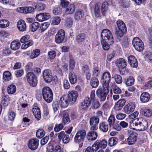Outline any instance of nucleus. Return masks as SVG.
I'll list each match as a JSON object with an SVG mask.
<instances>
[{
	"label": "nucleus",
	"instance_id": "nucleus-15",
	"mask_svg": "<svg viewBox=\"0 0 152 152\" xmlns=\"http://www.w3.org/2000/svg\"><path fill=\"white\" fill-rule=\"evenodd\" d=\"M39 145V140L36 138H31L29 140L28 147L32 150L37 149Z\"/></svg>",
	"mask_w": 152,
	"mask_h": 152
},
{
	"label": "nucleus",
	"instance_id": "nucleus-32",
	"mask_svg": "<svg viewBox=\"0 0 152 152\" xmlns=\"http://www.w3.org/2000/svg\"><path fill=\"white\" fill-rule=\"evenodd\" d=\"M90 85L93 88H96L98 87L99 84L98 79L95 77H92L90 80Z\"/></svg>",
	"mask_w": 152,
	"mask_h": 152
},
{
	"label": "nucleus",
	"instance_id": "nucleus-26",
	"mask_svg": "<svg viewBox=\"0 0 152 152\" xmlns=\"http://www.w3.org/2000/svg\"><path fill=\"white\" fill-rule=\"evenodd\" d=\"M18 29L20 31H23L26 29V25L25 22L23 20L18 21L17 24Z\"/></svg>",
	"mask_w": 152,
	"mask_h": 152
},
{
	"label": "nucleus",
	"instance_id": "nucleus-7",
	"mask_svg": "<svg viewBox=\"0 0 152 152\" xmlns=\"http://www.w3.org/2000/svg\"><path fill=\"white\" fill-rule=\"evenodd\" d=\"M103 89L99 88L96 91V94L100 99V101H104L109 93L110 88H103Z\"/></svg>",
	"mask_w": 152,
	"mask_h": 152
},
{
	"label": "nucleus",
	"instance_id": "nucleus-57",
	"mask_svg": "<svg viewBox=\"0 0 152 152\" xmlns=\"http://www.w3.org/2000/svg\"><path fill=\"white\" fill-rule=\"evenodd\" d=\"M92 105V107L93 109H97L100 106V104L98 100H94Z\"/></svg>",
	"mask_w": 152,
	"mask_h": 152
},
{
	"label": "nucleus",
	"instance_id": "nucleus-2",
	"mask_svg": "<svg viewBox=\"0 0 152 152\" xmlns=\"http://www.w3.org/2000/svg\"><path fill=\"white\" fill-rule=\"evenodd\" d=\"M117 25L118 28H116L115 29V33L117 39L119 41H120V38L122 37L124 34L126 33L127 29L125 23L121 20L117 21Z\"/></svg>",
	"mask_w": 152,
	"mask_h": 152
},
{
	"label": "nucleus",
	"instance_id": "nucleus-5",
	"mask_svg": "<svg viewBox=\"0 0 152 152\" xmlns=\"http://www.w3.org/2000/svg\"><path fill=\"white\" fill-rule=\"evenodd\" d=\"M132 44L135 49L139 52L142 51L144 45L142 41L138 37H134L132 41Z\"/></svg>",
	"mask_w": 152,
	"mask_h": 152
},
{
	"label": "nucleus",
	"instance_id": "nucleus-54",
	"mask_svg": "<svg viewBox=\"0 0 152 152\" xmlns=\"http://www.w3.org/2000/svg\"><path fill=\"white\" fill-rule=\"evenodd\" d=\"M145 58L149 62L152 63V53L151 52H147L145 55Z\"/></svg>",
	"mask_w": 152,
	"mask_h": 152
},
{
	"label": "nucleus",
	"instance_id": "nucleus-60",
	"mask_svg": "<svg viewBox=\"0 0 152 152\" xmlns=\"http://www.w3.org/2000/svg\"><path fill=\"white\" fill-rule=\"evenodd\" d=\"M75 62L73 59L71 57L69 60V70L72 71L75 67Z\"/></svg>",
	"mask_w": 152,
	"mask_h": 152
},
{
	"label": "nucleus",
	"instance_id": "nucleus-22",
	"mask_svg": "<svg viewBox=\"0 0 152 152\" xmlns=\"http://www.w3.org/2000/svg\"><path fill=\"white\" fill-rule=\"evenodd\" d=\"M32 111L36 119L37 120H39L41 118V113L39 107L37 106L34 107L32 109Z\"/></svg>",
	"mask_w": 152,
	"mask_h": 152
},
{
	"label": "nucleus",
	"instance_id": "nucleus-11",
	"mask_svg": "<svg viewBox=\"0 0 152 152\" xmlns=\"http://www.w3.org/2000/svg\"><path fill=\"white\" fill-rule=\"evenodd\" d=\"M137 134L134 132L129 134L128 137L126 139V143L129 145L134 144L137 141Z\"/></svg>",
	"mask_w": 152,
	"mask_h": 152
},
{
	"label": "nucleus",
	"instance_id": "nucleus-17",
	"mask_svg": "<svg viewBox=\"0 0 152 152\" xmlns=\"http://www.w3.org/2000/svg\"><path fill=\"white\" fill-rule=\"evenodd\" d=\"M135 106L132 103H129L126 104L124 108V112L126 114L131 113L134 110Z\"/></svg>",
	"mask_w": 152,
	"mask_h": 152
},
{
	"label": "nucleus",
	"instance_id": "nucleus-38",
	"mask_svg": "<svg viewBox=\"0 0 152 152\" xmlns=\"http://www.w3.org/2000/svg\"><path fill=\"white\" fill-rule=\"evenodd\" d=\"M39 25V23L38 22H34L29 26L30 30L32 32L35 31L38 28Z\"/></svg>",
	"mask_w": 152,
	"mask_h": 152
},
{
	"label": "nucleus",
	"instance_id": "nucleus-3",
	"mask_svg": "<svg viewBox=\"0 0 152 152\" xmlns=\"http://www.w3.org/2000/svg\"><path fill=\"white\" fill-rule=\"evenodd\" d=\"M42 94L43 99L46 102L49 103L52 101L53 94L52 90L49 87H43L42 89Z\"/></svg>",
	"mask_w": 152,
	"mask_h": 152
},
{
	"label": "nucleus",
	"instance_id": "nucleus-1",
	"mask_svg": "<svg viewBox=\"0 0 152 152\" xmlns=\"http://www.w3.org/2000/svg\"><path fill=\"white\" fill-rule=\"evenodd\" d=\"M102 40L101 44L103 49L105 50H108L110 45L113 44L114 39L111 31L107 29H103L101 34Z\"/></svg>",
	"mask_w": 152,
	"mask_h": 152
},
{
	"label": "nucleus",
	"instance_id": "nucleus-13",
	"mask_svg": "<svg viewBox=\"0 0 152 152\" xmlns=\"http://www.w3.org/2000/svg\"><path fill=\"white\" fill-rule=\"evenodd\" d=\"M50 17V15L49 13L44 12L37 15L35 18L38 21L42 22L48 19Z\"/></svg>",
	"mask_w": 152,
	"mask_h": 152
},
{
	"label": "nucleus",
	"instance_id": "nucleus-8",
	"mask_svg": "<svg viewBox=\"0 0 152 152\" xmlns=\"http://www.w3.org/2000/svg\"><path fill=\"white\" fill-rule=\"evenodd\" d=\"M111 75L110 73L107 72H104L101 78L103 88H110L109 83L110 82Z\"/></svg>",
	"mask_w": 152,
	"mask_h": 152
},
{
	"label": "nucleus",
	"instance_id": "nucleus-48",
	"mask_svg": "<svg viewBox=\"0 0 152 152\" xmlns=\"http://www.w3.org/2000/svg\"><path fill=\"white\" fill-rule=\"evenodd\" d=\"M114 78L116 83L118 84H120L122 82V79L121 75L118 74H115Z\"/></svg>",
	"mask_w": 152,
	"mask_h": 152
},
{
	"label": "nucleus",
	"instance_id": "nucleus-55",
	"mask_svg": "<svg viewBox=\"0 0 152 152\" xmlns=\"http://www.w3.org/2000/svg\"><path fill=\"white\" fill-rule=\"evenodd\" d=\"M49 24L48 23H42L40 27V30L41 32L45 31L48 28Z\"/></svg>",
	"mask_w": 152,
	"mask_h": 152
},
{
	"label": "nucleus",
	"instance_id": "nucleus-46",
	"mask_svg": "<svg viewBox=\"0 0 152 152\" xmlns=\"http://www.w3.org/2000/svg\"><path fill=\"white\" fill-rule=\"evenodd\" d=\"M9 25V22L7 20H0V27L1 28H5L8 26Z\"/></svg>",
	"mask_w": 152,
	"mask_h": 152
},
{
	"label": "nucleus",
	"instance_id": "nucleus-31",
	"mask_svg": "<svg viewBox=\"0 0 152 152\" xmlns=\"http://www.w3.org/2000/svg\"><path fill=\"white\" fill-rule=\"evenodd\" d=\"M100 4L99 3H97L96 4L94 7V12L95 16L98 17L100 16L101 13Z\"/></svg>",
	"mask_w": 152,
	"mask_h": 152
},
{
	"label": "nucleus",
	"instance_id": "nucleus-56",
	"mask_svg": "<svg viewBox=\"0 0 152 152\" xmlns=\"http://www.w3.org/2000/svg\"><path fill=\"white\" fill-rule=\"evenodd\" d=\"M49 58L50 59H53L55 58L56 55V52L54 50L49 51L48 53Z\"/></svg>",
	"mask_w": 152,
	"mask_h": 152
},
{
	"label": "nucleus",
	"instance_id": "nucleus-33",
	"mask_svg": "<svg viewBox=\"0 0 152 152\" xmlns=\"http://www.w3.org/2000/svg\"><path fill=\"white\" fill-rule=\"evenodd\" d=\"M20 45V43L18 41H12L11 44V48L14 50L18 49Z\"/></svg>",
	"mask_w": 152,
	"mask_h": 152
},
{
	"label": "nucleus",
	"instance_id": "nucleus-58",
	"mask_svg": "<svg viewBox=\"0 0 152 152\" xmlns=\"http://www.w3.org/2000/svg\"><path fill=\"white\" fill-rule=\"evenodd\" d=\"M66 26L69 28L71 27L73 25V21L72 18H67L66 19Z\"/></svg>",
	"mask_w": 152,
	"mask_h": 152
},
{
	"label": "nucleus",
	"instance_id": "nucleus-44",
	"mask_svg": "<svg viewBox=\"0 0 152 152\" xmlns=\"http://www.w3.org/2000/svg\"><path fill=\"white\" fill-rule=\"evenodd\" d=\"M33 44L34 42L30 39L27 42L22 44L21 45V48L22 49H25L33 45Z\"/></svg>",
	"mask_w": 152,
	"mask_h": 152
},
{
	"label": "nucleus",
	"instance_id": "nucleus-53",
	"mask_svg": "<svg viewBox=\"0 0 152 152\" xmlns=\"http://www.w3.org/2000/svg\"><path fill=\"white\" fill-rule=\"evenodd\" d=\"M61 19L58 16L54 17L52 20V23L54 25H57L60 22Z\"/></svg>",
	"mask_w": 152,
	"mask_h": 152
},
{
	"label": "nucleus",
	"instance_id": "nucleus-18",
	"mask_svg": "<svg viewBox=\"0 0 152 152\" xmlns=\"http://www.w3.org/2000/svg\"><path fill=\"white\" fill-rule=\"evenodd\" d=\"M67 97V96H62L60 98L59 101V104L62 107H66L69 104V101Z\"/></svg>",
	"mask_w": 152,
	"mask_h": 152
},
{
	"label": "nucleus",
	"instance_id": "nucleus-41",
	"mask_svg": "<svg viewBox=\"0 0 152 152\" xmlns=\"http://www.w3.org/2000/svg\"><path fill=\"white\" fill-rule=\"evenodd\" d=\"M108 6L106 1H104L102 4L101 5V12L102 14L104 16L105 13L108 10Z\"/></svg>",
	"mask_w": 152,
	"mask_h": 152
},
{
	"label": "nucleus",
	"instance_id": "nucleus-20",
	"mask_svg": "<svg viewBox=\"0 0 152 152\" xmlns=\"http://www.w3.org/2000/svg\"><path fill=\"white\" fill-rule=\"evenodd\" d=\"M98 137L97 133L95 131H89L86 135V138L88 140L94 141L96 140Z\"/></svg>",
	"mask_w": 152,
	"mask_h": 152
},
{
	"label": "nucleus",
	"instance_id": "nucleus-16",
	"mask_svg": "<svg viewBox=\"0 0 152 152\" xmlns=\"http://www.w3.org/2000/svg\"><path fill=\"white\" fill-rule=\"evenodd\" d=\"M127 63L126 61L123 58H120L117 61V66H118L119 70L121 71L124 70L126 69Z\"/></svg>",
	"mask_w": 152,
	"mask_h": 152
},
{
	"label": "nucleus",
	"instance_id": "nucleus-9",
	"mask_svg": "<svg viewBox=\"0 0 152 152\" xmlns=\"http://www.w3.org/2000/svg\"><path fill=\"white\" fill-rule=\"evenodd\" d=\"M86 135V132L85 130H80L76 134L74 138V141L76 143H79L83 141Z\"/></svg>",
	"mask_w": 152,
	"mask_h": 152
},
{
	"label": "nucleus",
	"instance_id": "nucleus-34",
	"mask_svg": "<svg viewBox=\"0 0 152 152\" xmlns=\"http://www.w3.org/2000/svg\"><path fill=\"white\" fill-rule=\"evenodd\" d=\"M16 91V87L14 85H9L7 87V91L9 94H14Z\"/></svg>",
	"mask_w": 152,
	"mask_h": 152
},
{
	"label": "nucleus",
	"instance_id": "nucleus-14",
	"mask_svg": "<svg viewBox=\"0 0 152 152\" xmlns=\"http://www.w3.org/2000/svg\"><path fill=\"white\" fill-rule=\"evenodd\" d=\"M43 76L44 80L47 83H50L52 80L53 76L49 69L45 70L43 72Z\"/></svg>",
	"mask_w": 152,
	"mask_h": 152
},
{
	"label": "nucleus",
	"instance_id": "nucleus-47",
	"mask_svg": "<svg viewBox=\"0 0 152 152\" xmlns=\"http://www.w3.org/2000/svg\"><path fill=\"white\" fill-rule=\"evenodd\" d=\"M45 134V132L42 129L38 130L36 133V135L37 137L41 138Z\"/></svg>",
	"mask_w": 152,
	"mask_h": 152
},
{
	"label": "nucleus",
	"instance_id": "nucleus-45",
	"mask_svg": "<svg viewBox=\"0 0 152 152\" xmlns=\"http://www.w3.org/2000/svg\"><path fill=\"white\" fill-rule=\"evenodd\" d=\"M11 77V73L9 71L5 72L3 74V79L6 81H8L10 80Z\"/></svg>",
	"mask_w": 152,
	"mask_h": 152
},
{
	"label": "nucleus",
	"instance_id": "nucleus-42",
	"mask_svg": "<svg viewBox=\"0 0 152 152\" xmlns=\"http://www.w3.org/2000/svg\"><path fill=\"white\" fill-rule=\"evenodd\" d=\"M99 118L97 116H94L90 119V125L98 124L99 122Z\"/></svg>",
	"mask_w": 152,
	"mask_h": 152
},
{
	"label": "nucleus",
	"instance_id": "nucleus-10",
	"mask_svg": "<svg viewBox=\"0 0 152 152\" xmlns=\"http://www.w3.org/2000/svg\"><path fill=\"white\" fill-rule=\"evenodd\" d=\"M65 37V32L64 30L60 29L57 33L55 40L56 43L60 44L63 42Z\"/></svg>",
	"mask_w": 152,
	"mask_h": 152
},
{
	"label": "nucleus",
	"instance_id": "nucleus-35",
	"mask_svg": "<svg viewBox=\"0 0 152 152\" xmlns=\"http://www.w3.org/2000/svg\"><path fill=\"white\" fill-rule=\"evenodd\" d=\"M142 114L145 117H150L152 115V110L148 108L145 109L143 110Z\"/></svg>",
	"mask_w": 152,
	"mask_h": 152
},
{
	"label": "nucleus",
	"instance_id": "nucleus-39",
	"mask_svg": "<svg viewBox=\"0 0 152 152\" xmlns=\"http://www.w3.org/2000/svg\"><path fill=\"white\" fill-rule=\"evenodd\" d=\"M98 142L97 145L99 148H105L107 145V141L105 140H97L96 141Z\"/></svg>",
	"mask_w": 152,
	"mask_h": 152
},
{
	"label": "nucleus",
	"instance_id": "nucleus-52",
	"mask_svg": "<svg viewBox=\"0 0 152 152\" xmlns=\"http://www.w3.org/2000/svg\"><path fill=\"white\" fill-rule=\"evenodd\" d=\"M62 9L59 7L54 8L53 10V12L55 15L60 14L62 12Z\"/></svg>",
	"mask_w": 152,
	"mask_h": 152
},
{
	"label": "nucleus",
	"instance_id": "nucleus-29",
	"mask_svg": "<svg viewBox=\"0 0 152 152\" xmlns=\"http://www.w3.org/2000/svg\"><path fill=\"white\" fill-rule=\"evenodd\" d=\"M150 97V95L147 92H144L142 93L140 96V100L142 102H148Z\"/></svg>",
	"mask_w": 152,
	"mask_h": 152
},
{
	"label": "nucleus",
	"instance_id": "nucleus-30",
	"mask_svg": "<svg viewBox=\"0 0 152 152\" xmlns=\"http://www.w3.org/2000/svg\"><path fill=\"white\" fill-rule=\"evenodd\" d=\"M70 121L68 113L66 111H64L63 113L62 123L64 124H66L69 123Z\"/></svg>",
	"mask_w": 152,
	"mask_h": 152
},
{
	"label": "nucleus",
	"instance_id": "nucleus-61",
	"mask_svg": "<svg viewBox=\"0 0 152 152\" xmlns=\"http://www.w3.org/2000/svg\"><path fill=\"white\" fill-rule=\"evenodd\" d=\"M15 113L12 112H10L8 113L9 119L10 121H12L14 120L15 116Z\"/></svg>",
	"mask_w": 152,
	"mask_h": 152
},
{
	"label": "nucleus",
	"instance_id": "nucleus-25",
	"mask_svg": "<svg viewBox=\"0 0 152 152\" xmlns=\"http://www.w3.org/2000/svg\"><path fill=\"white\" fill-rule=\"evenodd\" d=\"M99 128L100 131L103 132H106L108 130V125L107 122H102L99 124Z\"/></svg>",
	"mask_w": 152,
	"mask_h": 152
},
{
	"label": "nucleus",
	"instance_id": "nucleus-49",
	"mask_svg": "<svg viewBox=\"0 0 152 152\" xmlns=\"http://www.w3.org/2000/svg\"><path fill=\"white\" fill-rule=\"evenodd\" d=\"M115 118L114 116L113 115H111L109 117L107 120L110 127L112 126L115 122Z\"/></svg>",
	"mask_w": 152,
	"mask_h": 152
},
{
	"label": "nucleus",
	"instance_id": "nucleus-40",
	"mask_svg": "<svg viewBox=\"0 0 152 152\" xmlns=\"http://www.w3.org/2000/svg\"><path fill=\"white\" fill-rule=\"evenodd\" d=\"M10 98L8 95H4L2 97L1 103L5 106L8 105Z\"/></svg>",
	"mask_w": 152,
	"mask_h": 152
},
{
	"label": "nucleus",
	"instance_id": "nucleus-51",
	"mask_svg": "<svg viewBox=\"0 0 152 152\" xmlns=\"http://www.w3.org/2000/svg\"><path fill=\"white\" fill-rule=\"evenodd\" d=\"M64 127V126L62 124H56L54 129L55 132H58L62 130Z\"/></svg>",
	"mask_w": 152,
	"mask_h": 152
},
{
	"label": "nucleus",
	"instance_id": "nucleus-23",
	"mask_svg": "<svg viewBox=\"0 0 152 152\" xmlns=\"http://www.w3.org/2000/svg\"><path fill=\"white\" fill-rule=\"evenodd\" d=\"M69 78L70 83L72 84H75L77 82V76L73 71L69 72Z\"/></svg>",
	"mask_w": 152,
	"mask_h": 152
},
{
	"label": "nucleus",
	"instance_id": "nucleus-59",
	"mask_svg": "<svg viewBox=\"0 0 152 152\" xmlns=\"http://www.w3.org/2000/svg\"><path fill=\"white\" fill-rule=\"evenodd\" d=\"M30 39V37L29 35H26L21 39L20 41L22 43H26Z\"/></svg>",
	"mask_w": 152,
	"mask_h": 152
},
{
	"label": "nucleus",
	"instance_id": "nucleus-28",
	"mask_svg": "<svg viewBox=\"0 0 152 152\" xmlns=\"http://www.w3.org/2000/svg\"><path fill=\"white\" fill-rule=\"evenodd\" d=\"M126 85L128 86H131L133 85L134 82V78L132 76L126 77L124 80Z\"/></svg>",
	"mask_w": 152,
	"mask_h": 152
},
{
	"label": "nucleus",
	"instance_id": "nucleus-21",
	"mask_svg": "<svg viewBox=\"0 0 152 152\" xmlns=\"http://www.w3.org/2000/svg\"><path fill=\"white\" fill-rule=\"evenodd\" d=\"M128 59L130 65L132 67L136 68L138 66V62L134 56L130 55L128 57Z\"/></svg>",
	"mask_w": 152,
	"mask_h": 152
},
{
	"label": "nucleus",
	"instance_id": "nucleus-6",
	"mask_svg": "<svg viewBox=\"0 0 152 152\" xmlns=\"http://www.w3.org/2000/svg\"><path fill=\"white\" fill-rule=\"evenodd\" d=\"M27 81L30 86L35 87L37 83V77L34 74L31 72H28L26 75Z\"/></svg>",
	"mask_w": 152,
	"mask_h": 152
},
{
	"label": "nucleus",
	"instance_id": "nucleus-64",
	"mask_svg": "<svg viewBox=\"0 0 152 152\" xmlns=\"http://www.w3.org/2000/svg\"><path fill=\"white\" fill-rule=\"evenodd\" d=\"M63 86L65 89H68L70 87L69 83L68 81L66 79H64L63 81Z\"/></svg>",
	"mask_w": 152,
	"mask_h": 152
},
{
	"label": "nucleus",
	"instance_id": "nucleus-43",
	"mask_svg": "<svg viewBox=\"0 0 152 152\" xmlns=\"http://www.w3.org/2000/svg\"><path fill=\"white\" fill-rule=\"evenodd\" d=\"M40 53V50L38 49L34 50L31 54L30 58L31 59H34L37 57L39 55Z\"/></svg>",
	"mask_w": 152,
	"mask_h": 152
},
{
	"label": "nucleus",
	"instance_id": "nucleus-4",
	"mask_svg": "<svg viewBox=\"0 0 152 152\" xmlns=\"http://www.w3.org/2000/svg\"><path fill=\"white\" fill-rule=\"evenodd\" d=\"M133 124L134 128H136L140 131L144 130L146 129L148 127V124L147 120L145 118L140 119L135 123H131Z\"/></svg>",
	"mask_w": 152,
	"mask_h": 152
},
{
	"label": "nucleus",
	"instance_id": "nucleus-12",
	"mask_svg": "<svg viewBox=\"0 0 152 152\" xmlns=\"http://www.w3.org/2000/svg\"><path fill=\"white\" fill-rule=\"evenodd\" d=\"M78 93L77 91H73L69 93L67 96L68 99L69 101V104L72 105L74 104L78 97Z\"/></svg>",
	"mask_w": 152,
	"mask_h": 152
},
{
	"label": "nucleus",
	"instance_id": "nucleus-37",
	"mask_svg": "<svg viewBox=\"0 0 152 152\" xmlns=\"http://www.w3.org/2000/svg\"><path fill=\"white\" fill-rule=\"evenodd\" d=\"M118 139L116 137H112L110 138L108 140V145L110 146L115 145L117 143Z\"/></svg>",
	"mask_w": 152,
	"mask_h": 152
},
{
	"label": "nucleus",
	"instance_id": "nucleus-24",
	"mask_svg": "<svg viewBox=\"0 0 152 152\" xmlns=\"http://www.w3.org/2000/svg\"><path fill=\"white\" fill-rule=\"evenodd\" d=\"M86 38V34L84 33H80L76 36V41L77 42L80 43L83 42Z\"/></svg>",
	"mask_w": 152,
	"mask_h": 152
},
{
	"label": "nucleus",
	"instance_id": "nucleus-50",
	"mask_svg": "<svg viewBox=\"0 0 152 152\" xmlns=\"http://www.w3.org/2000/svg\"><path fill=\"white\" fill-rule=\"evenodd\" d=\"M45 8V5L42 3L36 4L35 7V8L38 10H44Z\"/></svg>",
	"mask_w": 152,
	"mask_h": 152
},
{
	"label": "nucleus",
	"instance_id": "nucleus-63",
	"mask_svg": "<svg viewBox=\"0 0 152 152\" xmlns=\"http://www.w3.org/2000/svg\"><path fill=\"white\" fill-rule=\"evenodd\" d=\"M23 71L22 69L18 70L15 71V75L16 77H20L22 76L23 74Z\"/></svg>",
	"mask_w": 152,
	"mask_h": 152
},
{
	"label": "nucleus",
	"instance_id": "nucleus-62",
	"mask_svg": "<svg viewBox=\"0 0 152 152\" xmlns=\"http://www.w3.org/2000/svg\"><path fill=\"white\" fill-rule=\"evenodd\" d=\"M69 2L66 0H61V5L63 8L67 7Z\"/></svg>",
	"mask_w": 152,
	"mask_h": 152
},
{
	"label": "nucleus",
	"instance_id": "nucleus-19",
	"mask_svg": "<svg viewBox=\"0 0 152 152\" xmlns=\"http://www.w3.org/2000/svg\"><path fill=\"white\" fill-rule=\"evenodd\" d=\"M126 103V100L122 99L119 100L115 104L114 109L116 111L120 110L125 105Z\"/></svg>",
	"mask_w": 152,
	"mask_h": 152
},
{
	"label": "nucleus",
	"instance_id": "nucleus-36",
	"mask_svg": "<svg viewBox=\"0 0 152 152\" xmlns=\"http://www.w3.org/2000/svg\"><path fill=\"white\" fill-rule=\"evenodd\" d=\"M84 15L83 12L80 10L77 11L74 15V18L77 20H80L83 17Z\"/></svg>",
	"mask_w": 152,
	"mask_h": 152
},
{
	"label": "nucleus",
	"instance_id": "nucleus-27",
	"mask_svg": "<svg viewBox=\"0 0 152 152\" xmlns=\"http://www.w3.org/2000/svg\"><path fill=\"white\" fill-rule=\"evenodd\" d=\"M75 6L73 4H70L66 9L65 13L66 14H72L75 11Z\"/></svg>",
	"mask_w": 152,
	"mask_h": 152
}]
</instances>
